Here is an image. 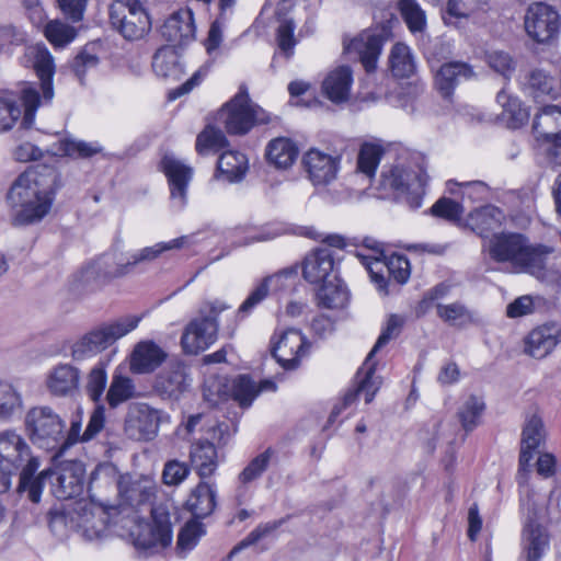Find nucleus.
<instances>
[{
    "label": "nucleus",
    "mask_w": 561,
    "mask_h": 561,
    "mask_svg": "<svg viewBox=\"0 0 561 561\" xmlns=\"http://www.w3.org/2000/svg\"><path fill=\"white\" fill-rule=\"evenodd\" d=\"M188 241V238L186 236L173 239L168 242H160L152 247H147L141 250H139L136 253H133L128 260L131 268H134L137 264H140L142 262H150L157 259L160 254H162L165 251L174 250V249H181L183 248Z\"/></svg>",
    "instance_id": "obj_49"
},
{
    "label": "nucleus",
    "mask_w": 561,
    "mask_h": 561,
    "mask_svg": "<svg viewBox=\"0 0 561 561\" xmlns=\"http://www.w3.org/2000/svg\"><path fill=\"white\" fill-rule=\"evenodd\" d=\"M217 450L208 440H197L192 444L190 459L201 478L210 477L217 469Z\"/></svg>",
    "instance_id": "obj_40"
},
{
    "label": "nucleus",
    "mask_w": 561,
    "mask_h": 561,
    "mask_svg": "<svg viewBox=\"0 0 561 561\" xmlns=\"http://www.w3.org/2000/svg\"><path fill=\"white\" fill-rule=\"evenodd\" d=\"M59 187V174L49 165L30 167L19 174L7 193L12 226L41 222L49 214Z\"/></svg>",
    "instance_id": "obj_1"
},
{
    "label": "nucleus",
    "mask_w": 561,
    "mask_h": 561,
    "mask_svg": "<svg viewBox=\"0 0 561 561\" xmlns=\"http://www.w3.org/2000/svg\"><path fill=\"white\" fill-rule=\"evenodd\" d=\"M561 342V323L547 322L533 329L524 340V352L537 359L548 356Z\"/></svg>",
    "instance_id": "obj_25"
},
{
    "label": "nucleus",
    "mask_w": 561,
    "mask_h": 561,
    "mask_svg": "<svg viewBox=\"0 0 561 561\" xmlns=\"http://www.w3.org/2000/svg\"><path fill=\"white\" fill-rule=\"evenodd\" d=\"M229 306L220 300L205 302L198 312L185 328L181 344L185 353L196 355L217 340L218 316L228 309Z\"/></svg>",
    "instance_id": "obj_8"
},
{
    "label": "nucleus",
    "mask_w": 561,
    "mask_h": 561,
    "mask_svg": "<svg viewBox=\"0 0 561 561\" xmlns=\"http://www.w3.org/2000/svg\"><path fill=\"white\" fill-rule=\"evenodd\" d=\"M496 102L502 107V118L507 127L516 129L528 122L529 112L522 102L502 89L496 95Z\"/></svg>",
    "instance_id": "obj_42"
},
{
    "label": "nucleus",
    "mask_w": 561,
    "mask_h": 561,
    "mask_svg": "<svg viewBox=\"0 0 561 561\" xmlns=\"http://www.w3.org/2000/svg\"><path fill=\"white\" fill-rule=\"evenodd\" d=\"M522 88L525 94L537 103L554 101L561 95L557 78L539 68L525 75Z\"/></svg>",
    "instance_id": "obj_27"
},
{
    "label": "nucleus",
    "mask_w": 561,
    "mask_h": 561,
    "mask_svg": "<svg viewBox=\"0 0 561 561\" xmlns=\"http://www.w3.org/2000/svg\"><path fill=\"white\" fill-rule=\"evenodd\" d=\"M137 394L134 380L117 370L113 374L112 381L106 392V402L113 409L135 398Z\"/></svg>",
    "instance_id": "obj_46"
},
{
    "label": "nucleus",
    "mask_w": 561,
    "mask_h": 561,
    "mask_svg": "<svg viewBox=\"0 0 561 561\" xmlns=\"http://www.w3.org/2000/svg\"><path fill=\"white\" fill-rule=\"evenodd\" d=\"M84 490V467L80 461L62 463L56 472L53 494L58 500L75 499Z\"/></svg>",
    "instance_id": "obj_26"
},
{
    "label": "nucleus",
    "mask_w": 561,
    "mask_h": 561,
    "mask_svg": "<svg viewBox=\"0 0 561 561\" xmlns=\"http://www.w3.org/2000/svg\"><path fill=\"white\" fill-rule=\"evenodd\" d=\"M385 21L374 28L363 31L358 36L344 45L346 54H355L367 72L377 68V61L386 41L391 37V31L398 19L391 11L383 14Z\"/></svg>",
    "instance_id": "obj_9"
},
{
    "label": "nucleus",
    "mask_w": 561,
    "mask_h": 561,
    "mask_svg": "<svg viewBox=\"0 0 561 561\" xmlns=\"http://www.w3.org/2000/svg\"><path fill=\"white\" fill-rule=\"evenodd\" d=\"M159 422L160 413L158 410L146 403H134L128 408L124 431L131 439L150 440L158 432Z\"/></svg>",
    "instance_id": "obj_18"
},
{
    "label": "nucleus",
    "mask_w": 561,
    "mask_h": 561,
    "mask_svg": "<svg viewBox=\"0 0 561 561\" xmlns=\"http://www.w3.org/2000/svg\"><path fill=\"white\" fill-rule=\"evenodd\" d=\"M270 277L262 279L255 288L249 294L245 300L240 305L238 314L249 316L270 294Z\"/></svg>",
    "instance_id": "obj_62"
},
{
    "label": "nucleus",
    "mask_w": 561,
    "mask_h": 561,
    "mask_svg": "<svg viewBox=\"0 0 561 561\" xmlns=\"http://www.w3.org/2000/svg\"><path fill=\"white\" fill-rule=\"evenodd\" d=\"M473 76L474 72L467 62L451 61L442 65L437 71L435 83L442 96L448 99L451 96L456 85Z\"/></svg>",
    "instance_id": "obj_32"
},
{
    "label": "nucleus",
    "mask_w": 561,
    "mask_h": 561,
    "mask_svg": "<svg viewBox=\"0 0 561 561\" xmlns=\"http://www.w3.org/2000/svg\"><path fill=\"white\" fill-rule=\"evenodd\" d=\"M401 15L412 33L422 32L425 27V13L415 0H398Z\"/></svg>",
    "instance_id": "obj_59"
},
{
    "label": "nucleus",
    "mask_w": 561,
    "mask_h": 561,
    "mask_svg": "<svg viewBox=\"0 0 561 561\" xmlns=\"http://www.w3.org/2000/svg\"><path fill=\"white\" fill-rule=\"evenodd\" d=\"M339 262L335 253L327 247L311 250L302 262V277L310 284L321 285L336 275Z\"/></svg>",
    "instance_id": "obj_19"
},
{
    "label": "nucleus",
    "mask_w": 561,
    "mask_h": 561,
    "mask_svg": "<svg viewBox=\"0 0 561 561\" xmlns=\"http://www.w3.org/2000/svg\"><path fill=\"white\" fill-rule=\"evenodd\" d=\"M232 397L239 402L241 407L251 405L254 398L257 396L255 382L248 375H240L233 380Z\"/></svg>",
    "instance_id": "obj_60"
},
{
    "label": "nucleus",
    "mask_w": 561,
    "mask_h": 561,
    "mask_svg": "<svg viewBox=\"0 0 561 561\" xmlns=\"http://www.w3.org/2000/svg\"><path fill=\"white\" fill-rule=\"evenodd\" d=\"M543 440V424L540 417L533 415L526 423L520 442L519 470H527L534 453Z\"/></svg>",
    "instance_id": "obj_35"
},
{
    "label": "nucleus",
    "mask_w": 561,
    "mask_h": 561,
    "mask_svg": "<svg viewBox=\"0 0 561 561\" xmlns=\"http://www.w3.org/2000/svg\"><path fill=\"white\" fill-rule=\"evenodd\" d=\"M217 170L229 182L241 180L248 170L247 157L236 150L224 151L217 162Z\"/></svg>",
    "instance_id": "obj_47"
},
{
    "label": "nucleus",
    "mask_w": 561,
    "mask_h": 561,
    "mask_svg": "<svg viewBox=\"0 0 561 561\" xmlns=\"http://www.w3.org/2000/svg\"><path fill=\"white\" fill-rule=\"evenodd\" d=\"M106 382V365L103 362H99L90 369L85 382V392L93 402H100Z\"/></svg>",
    "instance_id": "obj_56"
},
{
    "label": "nucleus",
    "mask_w": 561,
    "mask_h": 561,
    "mask_svg": "<svg viewBox=\"0 0 561 561\" xmlns=\"http://www.w3.org/2000/svg\"><path fill=\"white\" fill-rule=\"evenodd\" d=\"M353 82L352 70L348 66H340L331 71L322 83V91L333 103L346 102Z\"/></svg>",
    "instance_id": "obj_34"
},
{
    "label": "nucleus",
    "mask_w": 561,
    "mask_h": 561,
    "mask_svg": "<svg viewBox=\"0 0 561 561\" xmlns=\"http://www.w3.org/2000/svg\"><path fill=\"white\" fill-rule=\"evenodd\" d=\"M152 522L139 526L134 538L136 548L159 551L172 542L173 531L170 513L163 505L151 508Z\"/></svg>",
    "instance_id": "obj_14"
},
{
    "label": "nucleus",
    "mask_w": 561,
    "mask_h": 561,
    "mask_svg": "<svg viewBox=\"0 0 561 561\" xmlns=\"http://www.w3.org/2000/svg\"><path fill=\"white\" fill-rule=\"evenodd\" d=\"M192 376L182 360H171L154 378L153 390L162 399L179 400L191 389Z\"/></svg>",
    "instance_id": "obj_16"
},
{
    "label": "nucleus",
    "mask_w": 561,
    "mask_h": 561,
    "mask_svg": "<svg viewBox=\"0 0 561 561\" xmlns=\"http://www.w3.org/2000/svg\"><path fill=\"white\" fill-rule=\"evenodd\" d=\"M403 324L404 318L399 314H391L388 318L386 327L382 329L373 350L367 355L364 367L359 368L357 371L354 386L344 394L342 403L333 407L328 419L329 424H333L342 411L353 404L360 393L365 394L366 403H370L374 400L375 394L379 390L380 381L374 377L376 364L371 363V358L376 352L400 334Z\"/></svg>",
    "instance_id": "obj_4"
},
{
    "label": "nucleus",
    "mask_w": 561,
    "mask_h": 561,
    "mask_svg": "<svg viewBox=\"0 0 561 561\" xmlns=\"http://www.w3.org/2000/svg\"><path fill=\"white\" fill-rule=\"evenodd\" d=\"M31 440L41 448L51 450L65 438V421L49 407L32 408L25 417Z\"/></svg>",
    "instance_id": "obj_11"
},
{
    "label": "nucleus",
    "mask_w": 561,
    "mask_h": 561,
    "mask_svg": "<svg viewBox=\"0 0 561 561\" xmlns=\"http://www.w3.org/2000/svg\"><path fill=\"white\" fill-rule=\"evenodd\" d=\"M543 244L530 243L522 233H495L485 245L490 257L497 263H508L515 272L527 273Z\"/></svg>",
    "instance_id": "obj_7"
},
{
    "label": "nucleus",
    "mask_w": 561,
    "mask_h": 561,
    "mask_svg": "<svg viewBox=\"0 0 561 561\" xmlns=\"http://www.w3.org/2000/svg\"><path fill=\"white\" fill-rule=\"evenodd\" d=\"M504 219L503 211L493 205L482 206L472 210L468 217V226L481 238L497 229Z\"/></svg>",
    "instance_id": "obj_38"
},
{
    "label": "nucleus",
    "mask_w": 561,
    "mask_h": 561,
    "mask_svg": "<svg viewBox=\"0 0 561 561\" xmlns=\"http://www.w3.org/2000/svg\"><path fill=\"white\" fill-rule=\"evenodd\" d=\"M437 316L450 325H461L471 321V313L467 307L460 302H453L449 305L438 304Z\"/></svg>",
    "instance_id": "obj_61"
},
{
    "label": "nucleus",
    "mask_w": 561,
    "mask_h": 561,
    "mask_svg": "<svg viewBox=\"0 0 561 561\" xmlns=\"http://www.w3.org/2000/svg\"><path fill=\"white\" fill-rule=\"evenodd\" d=\"M205 534L202 523L197 520L187 522L180 530L176 541V551L181 557L193 550L201 537Z\"/></svg>",
    "instance_id": "obj_55"
},
{
    "label": "nucleus",
    "mask_w": 561,
    "mask_h": 561,
    "mask_svg": "<svg viewBox=\"0 0 561 561\" xmlns=\"http://www.w3.org/2000/svg\"><path fill=\"white\" fill-rule=\"evenodd\" d=\"M431 213L435 217H439L448 221H457L463 214V207L458 202L447 197H442L432 206Z\"/></svg>",
    "instance_id": "obj_63"
},
{
    "label": "nucleus",
    "mask_w": 561,
    "mask_h": 561,
    "mask_svg": "<svg viewBox=\"0 0 561 561\" xmlns=\"http://www.w3.org/2000/svg\"><path fill=\"white\" fill-rule=\"evenodd\" d=\"M140 320L139 316L127 314L99 324L73 343L72 358L83 360L95 356L135 330Z\"/></svg>",
    "instance_id": "obj_5"
},
{
    "label": "nucleus",
    "mask_w": 561,
    "mask_h": 561,
    "mask_svg": "<svg viewBox=\"0 0 561 561\" xmlns=\"http://www.w3.org/2000/svg\"><path fill=\"white\" fill-rule=\"evenodd\" d=\"M30 447L25 440L12 431L0 434V467L11 471L24 465Z\"/></svg>",
    "instance_id": "obj_30"
},
{
    "label": "nucleus",
    "mask_w": 561,
    "mask_h": 561,
    "mask_svg": "<svg viewBox=\"0 0 561 561\" xmlns=\"http://www.w3.org/2000/svg\"><path fill=\"white\" fill-rule=\"evenodd\" d=\"M24 58L31 64L41 81V103H49L54 98L53 77L55 75V62L51 54L47 47L42 44L28 47Z\"/></svg>",
    "instance_id": "obj_23"
},
{
    "label": "nucleus",
    "mask_w": 561,
    "mask_h": 561,
    "mask_svg": "<svg viewBox=\"0 0 561 561\" xmlns=\"http://www.w3.org/2000/svg\"><path fill=\"white\" fill-rule=\"evenodd\" d=\"M80 370L70 364L54 367L46 379L49 392L56 397L72 396L79 389Z\"/></svg>",
    "instance_id": "obj_31"
},
{
    "label": "nucleus",
    "mask_w": 561,
    "mask_h": 561,
    "mask_svg": "<svg viewBox=\"0 0 561 561\" xmlns=\"http://www.w3.org/2000/svg\"><path fill=\"white\" fill-rule=\"evenodd\" d=\"M484 410V403L478 397L470 396L459 408L458 417L466 432L472 431Z\"/></svg>",
    "instance_id": "obj_57"
},
{
    "label": "nucleus",
    "mask_w": 561,
    "mask_h": 561,
    "mask_svg": "<svg viewBox=\"0 0 561 561\" xmlns=\"http://www.w3.org/2000/svg\"><path fill=\"white\" fill-rule=\"evenodd\" d=\"M275 450L271 447L252 458L249 463L238 474V482L242 488H248L251 483L259 480L268 469Z\"/></svg>",
    "instance_id": "obj_48"
},
{
    "label": "nucleus",
    "mask_w": 561,
    "mask_h": 561,
    "mask_svg": "<svg viewBox=\"0 0 561 561\" xmlns=\"http://www.w3.org/2000/svg\"><path fill=\"white\" fill-rule=\"evenodd\" d=\"M227 146L228 140L224 131L214 126H207L196 138V150L199 154L217 152Z\"/></svg>",
    "instance_id": "obj_54"
},
{
    "label": "nucleus",
    "mask_w": 561,
    "mask_h": 561,
    "mask_svg": "<svg viewBox=\"0 0 561 561\" xmlns=\"http://www.w3.org/2000/svg\"><path fill=\"white\" fill-rule=\"evenodd\" d=\"M161 169L168 179L171 206L175 210H182L187 203V187L192 179V169L172 156L162 158Z\"/></svg>",
    "instance_id": "obj_21"
},
{
    "label": "nucleus",
    "mask_w": 561,
    "mask_h": 561,
    "mask_svg": "<svg viewBox=\"0 0 561 561\" xmlns=\"http://www.w3.org/2000/svg\"><path fill=\"white\" fill-rule=\"evenodd\" d=\"M317 299L320 307L328 309L342 308L348 301V290L343 282L334 276L320 285Z\"/></svg>",
    "instance_id": "obj_43"
},
{
    "label": "nucleus",
    "mask_w": 561,
    "mask_h": 561,
    "mask_svg": "<svg viewBox=\"0 0 561 561\" xmlns=\"http://www.w3.org/2000/svg\"><path fill=\"white\" fill-rule=\"evenodd\" d=\"M340 157L331 156L318 149L308 150L302 163L313 185H328L336 179L340 169Z\"/></svg>",
    "instance_id": "obj_24"
},
{
    "label": "nucleus",
    "mask_w": 561,
    "mask_h": 561,
    "mask_svg": "<svg viewBox=\"0 0 561 561\" xmlns=\"http://www.w3.org/2000/svg\"><path fill=\"white\" fill-rule=\"evenodd\" d=\"M128 264L129 260L123 261L113 254H104L95 261L93 268L98 273L99 277L103 279H113L130 273L133 268Z\"/></svg>",
    "instance_id": "obj_51"
},
{
    "label": "nucleus",
    "mask_w": 561,
    "mask_h": 561,
    "mask_svg": "<svg viewBox=\"0 0 561 561\" xmlns=\"http://www.w3.org/2000/svg\"><path fill=\"white\" fill-rule=\"evenodd\" d=\"M110 22L126 41H139L151 30L148 12L139 0H119L110 8Z\"/></svg>",
    "instance_id": "obj_12"
},
{
    "label": "nucleus",
    "mask_w": 561,
    "mask_h": 561,
    "mask_svg": "<svg viewBox=\"0 0 561 561\" xmlns=\"http://www.w3.org/2000/svg\"><path fill=\"white\" fill-rule=\"evenodd\" d=\"M156 482L149 477L133 479L130 476H123L118 484V506L137 510L150 504L156 496Z\"/></svg>",
    "instance_id": "obj_22"
},
{
    "label": "nucleus",
    "mask_w": 561,
    "mask_h": 561,
    "mask_svg": "<svg viewBox=\"0 0 561 561\" xmlns=\"http://www.w3.org/2000/svg\"><path fill=\"white\" fill-rule=\"evenodd\" d=\"M533 130L547 141L561 135V107L545 105L535 114Z\"/></svg>",
    "instance_id": "obj_39"
},
{
    "label": "nucleus",
    "mask_w": 561,
    "mask_h": 561,
    "mask_svg": "<svg viewBox=\"0 0 561 561\" xmlns=\"http://www.w3.org/2000/svg\"><path fill=\"white\" fill-rule=\"evenodd\" d=\"M168 354L153 341H141L136 344L130 355V370L134 374H150L160 367Z\"/></svg>",
    "instance_id": "obj_29"
},
{
    "label": "nucleus",
    "mask_w": 561,
    "mask_h": 561,
    "mask_svg": "<svg viewBox=\"0 0 561 561\" xmlns=\"http://www.w3.org/2000/svg\"><path fill=\"white\" fill-rule=\"evenodd\" d=\"M218 121L229 135H247L255 125L272 123L271 115L249 96L245 85L225 103L218 112Z\"/></svg>",
    "instance_id": "obj_6"
},
{
    "label": "nucleus",
    "mask_w": 561,
    "mask_h": 561,
    "mask_svg": "<svg viewBox=\"0 0 561 561\" xmlns=\"http://www.w3.org/2000/svg\"><path fill=\"white\" fill-rule=\"evenodd\" d=\"M295 28L296 25L293 20H284L277 28V44L287 59L294 55V48L297 44L294 37Z\"/></svg>",
    "instance_id": "obj_64"
},
{
    "label": "nucleus",
    "mask_w": 561,
    "mask_h": 561,
    "mask_svg": "<svg viewBox=\"0 0 561 561\" xmlns=\"http://www.w3.org/2000/svg\"><path fill=\"white\" fill-rule=\"evenodd\" d=\"M382 149L378 145L364 144L360 147L357 157V170L367 178L375 175L376 169L380 162Z\"/></svg>",
    "instance_id": "obj_58"
},
{
    "label": "nucleus",
    "mask_w": 561,
    "mask_h": 561,
    "mask_svg": "<svg viewBox=\"0 0 561 561\" xmlns=\"http://www.w3.org/2000/svg\"><path fill=\"white\" fill-rule=\"evenodd\" d=\"M154 73L164 79L180 80L184 75L181 56L173 46L159 48L152 58Z\"/></svg>",
    "instance_id": "obj_36"
},
{
    "label": "nucleus",
    "mask_w": 561,
    "mask_h": 561,
    "mask_svg": "<svg viewBox=\"0 0 561 561\" xmlns=\"http://www.w3.org/2000/svg\"><path fill=\"white\" fill-rule=\"evenodd\" d=\"M309 342L297 329H287L272 346V354L284 369H296L307 355Z\"/></svg>",
    "instance_id": "obj_20"
},
{
    "label": "nucleus",
    "mask_w": 561,
    "mask_h": 561,
    "mask_svg": "<svg viewBox=\"0 0 561 561\" xmlns=\"http://www.w3.org/2000/svg\"><path fill=\"white\" fill-rule=\"evenodd\" d=\"M21 101L24 107V115L21 122V128H32L35 114L41 105V96L36 88L32 83H23L18 91H8L0 95V133L10 130L21 116Z\"/></svg>",
    "instance_id": "obj_10"
},
{
    "label": "nucleus",
    "mask_w": 561,
    "mask_h": 561,
    "mask_svg": "<svg viewBox=\"0 0 561 561\" xmlns=\"http://www.w3.org/2000/svg\"><path fill=\"white\" fill-rule=\"evenodd\" d=\"M43 33L54 47H65L77 36L75 27L60 20H51L43 25Z\"/></svg>",
    "instance_id": "obj_52"
},
{
    "label": "nucleus",
    "mask_w": 561,
    "mask_h": 561,
    "mask_svg": "<svg viewBox=\"0 0 561 561\" xmlns=\"http://www.w3.org/2000/svg\"><path fill=\"white\" fill-rule=\"evenodd\" d=\"M520 547V561H541L550 547L549 534L538 520V508L534 502L527 503Z\"/></svg>",
    "instance_id": "obj_15"
},
{
    "label": "nucleus",
    "mask_w": 561,
    "mask_h": 561,
    "mask_svg": "<svg viewBox=\"0 0 561 561\" xmlns=\"http://www.w3.org/2000/svg\"><path fill=\"white\" fill-rule=\"evenodd\" d=\"M553 251L552 247L543 244L527 274H530L541 283L561 288V268L554 266L547 267L546 265L548 256Z\"/></svg>",
    "instance_id": "obj_44"
},
{
    "label": "nucleus",
    "mask_w": 561,
    "mask_h": 561,
    "mask_svg": "<svg viewBox=\"0 0 561 561\" xmlns=\"http://www.w3.org/2000/svg\"><path fill=\"white\" fill-rule=\"evenodd\" d=\"M390 70L396 78H410L414 75L416 66L409 46L397 43L392 46L389 55Z\"/></svg>",
    "instance_id": "obj_45"
},
{
    "label": "nucleus",
    "mask_w": 561,
    "mask_h": 561,
    "mask_svg": "<svg viewBox=\"0 0 561 561\" xmlns=\"http://www.w3.org/2000/svg\"><path fill=\"white\" fill-rule=\"evenodd\" d=\"M161 36L174 46L187 45L195 38V23L190 9L173 12L160 28Z\"/></svg>",
    "instance_id": "obj_28"
},
{
    "label": "nucleus",
    "mask_w": 561,
    "mask_h": 561,
    "mask_svg": "<svg viewBox=\"0 0 561 561\" xmlns=\"http://www.w3.org/2000/svg\"><path fill=\"white\" fill-rule=\"evenodd\" d=\"M186 505L196 518L209 516L216 507V490L207 482H199L192 491Z\"/></svg>",
    "instance_id": "obj_41"
},
{
    "label": "nucleus",
    "mask_w": 561,
    "mask_h": 561,
    "mask_svg": "<svg viewBox=\"0 0 561 561\" xmlns=\"http://www.w3.org/2000/svg\"><path fill=\"white\" fill-rule=\"evenodd\" d=\"M117 468L110 462L101 463L91 472L88 483L89 501L77 503L78 526L83 536L89 540L102 538L110 523L108 495L118 492L122 479Z\"/></svg>",
    "instance_id": "obj_2"
},
{
    "label": "nucleus",
    "mask_w": 561,
    "mask_h": 561,
    "mask_svg": "<svg viewBox=\"0 0 561 561\" xmlns=\"http://www.w3.org/2000/svg\"><path fill=\"white\" fill-rule=\"evenodd\" d=\"M357 256L368 271L377 289L385 295L388 294V278H393L398 284H405L410 278V262L404 255L391 254L378 257L358 253Z\"/></svg>",
    "instance_id": "obj_13"
},
{
    "label": "nucleus",
    "mask_w": 561,
    "mask_h": 561,
    "mask_svg": "<svg viewBox=\"0 0 561 561\" xmlns=\"http://www.w3.org/2000/svg\"><path fill=\"white\" fill-rule=\"evenodd\" d=\"M299 149L297 145L287 137L272 139L265 149L266 159L270 164L277 169L286 170L297 160Z\"/></svg>",
    "instance_id": "obj_37"
},
{
    "label": "nucleus",
    "mask_w": 561,
    "mask_h": 561,
    "mask_svg": "<svg viewBox=\"0 0 561 561\" xmlns=\"http://www.w3.org/2000/svg\"><path fill=\"white\" fill-rule=\"evenodd\" d=\"M23 401L20 392L9 382L0 380V420L8 421L20 414Z\"/></svg>",
    "instance_id": "obj_50"
},
{
    "label": "nucleus",
    "mask_w": 561,
    "mask_h": 561,
    "mask_svg": "<svg viewBox=\"0 0 561 561\" xmlns=\"http://www.w3.org/2000/svg\"><path fill=\"white\" fill-rule=\"evenodd\" d=\"M21 467L23 469L20 474L18 491L21 494L26 493L27 499L36 504L41 501L44 482L51 472L49 470H44L35 477L34 474L39 467V461L35 457H31L30 454L27 459H25L24 465Z\"/></svg>",
    "instance_id": "obj_33"
},
{
    "label": "nucleus",
    "mask_w": 561,
    "mask_h": 561,
    "mask_svg": "<svg viewBox=\"0 0 561 561\" xmlns=\"http://www.w3.org/2000/svg\"><path fill=\"white\" fill-rule=\"evenodd\" d=\"M103 148L98 141L87 142L83 140L65 138L59 141L58 151L64 156L75 159H88L100 152Z\"/></svg>",
    "instance_id": "obj_53"
},
{
    "label": "nucleus",
    "mask_w": 561,
    "mask_h": 561,
    "mask_svg": "<svg viewBox=\"0 0 561 561\" xmlns=\"http://www.w3.org/2000/svg\"><path fill=\"white\" fill-rule=\"evenodd\" d=\"M426 183L423 158L404 151L391 164L383 167L379 188L393 192L411 209H417L422 205Z\"/></svg>",
    "instance_id": "obj_3"
},
{
    "label": "nucleus",
    "mask_w": 561,
    "mask_h": 561,
    "mask_svg": "<svg viewBox=\"0 0 561 561\" xmlns=\"http://www.w3.org/2000/svg\"><path fill=\"white\" fill-rule=\"evenodd\" d=\"M560 15L552 7L536 2L529 5L525 15V30L538 43H547L559 32Z\"/></svg>",
    "instance_id": "obj_17"
}]
</instances>
